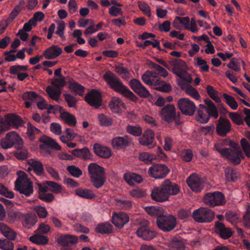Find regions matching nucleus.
Segmentation results:
<instances>
[{
	"label": "nucleus",
	"instance_id": "nucleus-41",
	"mask_svg": "<svg viewBox=\"0 0 250 250\" xmlns=\"http://www.w3.org/2000/svg\"><path fill=\"white\" fill-rule=\"evenodd\" d=\"M126 130L129 134L137 137L140 136L143 132L142 127L138 125H127Z\"/></svg>",
	"mask_w": 250,
	"mask_h": 250
},
{
	"label": "nucleus",
	"instance_id": "nucleus-15",
	"mask_svg": "<svg viewBox=\"0 0 250 250\" xmlns=\"http://www.w3.org/2000/svg\"><path fill=\"white\" fill-rule=\"evenodd\" d=\"M176 109L173 104H168L164 106L161 111L162 119L168 123H171L174 119Z\"/></svg>",
	"mask_w": 250,
	"mask_h": 250
},
{
	"label": "nucleus",
	"instance_id": "nucleus-63",
	"mask_svg": "<svg viewBox=\"0 0 250 250\" xmlns=\"http://www.w3.org/2000/svg\"><path fill=\"white\" fill-rule=\"evenodd\" d=\"M206 112L209 115V117L212 116L215 119H217L218 117V111L214 104L207 107Z\"/></svg>",
	"mask_w": 250,
	"mask_h": 250
},
{
	"label": "nucleus",
	"instance_id": "nucleus-37",
	"mask_svg": "<svg viewBox=\"0 0 250 250\" xmlns=\"http://www.w3.org/2000/svg\"><path fill=\"white\" fill-rule=\"evenodd\" d=\"M98 119L101 126L108 127L111 126L113 123V119L109 116L101 113L98 115Z\"/></svg>",
	"mask_w": 250,
	"mask_h": 250
},
{
	"label": "nucleus",
	"instance_id": "nucleus-16",
	"mask_svg": "<svg viewBox=\"0 0 250 250\" xmlns=\"http://www.w3.org/2000/svg\"><path fill=\"white\" fill-rule=\"evenodd\" d=\"M173 68L172 72L175 74L177 77L186 81L188 82L191 81V78L190 77L189 79H186L184 77V73L182 72L183 69L185 66V62L182 60H174L171 62Z\"/></svg>",
	"mask_w": 250,
	"mask_h": 250
},
{
	"label": "nucleus",
	"instance_id": "nucleus-43",
	"mask_svg": "<svg viewBox=\"0 0 250 250\" xmlns=\"http://www.w3.org/2000/svg\"><path fill=\"white\" fill-rule=\"evenodd\" d=\"M170 245L172 248L176 249L177 250H185V244L180 238L177 237L172 238Z\"/></svg>",
	"mask_w": 250,
	"mask_h": 250
},
{
	"label": "nucleus",
	"instance_id": "nucleus-52",
	"mask_svg": "<svg viewBox=\"0 0 250 250\" xmlns=\"http://www.w3.org/2000/svg\"><path fill=\"white\" fill-rule=\"evenodd\" d=\"M196 62L195 63V65L197 66H200V71L204 72H208L209 66L207 64V62L205 60H203L201 57H197L196 59Z\"/></svg>",
	"mask_w": 250,
	"mask_h": 250
},
{
	"label": "nucleus",
	"instance_id": "nucleus-34",
	"mask_svg": "<svg viewBox=\"0 0 250 250\" xmlns=\"http://www.w3.org/2000/svg\"><path fill=\"white\" fill-rule=\"evenodd\" d=\"M190 22V19L188 17H181L177 16L175 17L173 22V26L177 29L180 28V24L183 25L185 28H188V25Z\"/></svg>",
	"mask_w": 250,
	"mask_h": 250
},
{
	"label": "nucleus",
	"instance_id": "nucleus-44",
	"mask_svg": "<svg viewBox=\"0 0 250 250\" xmlns=\"http://www.w3.org/2000/svg\"><path fill=\"white\" fill-rule=\"evenodd\" d=\"M223 97L225 99L226 103L232 109L236 110L237 108L238 104L233 97L226 93H224Z\"/></svg>",
	"mask_w": 250,
	"mask_h": 250
},
{
	"label": "nucleus",
	"instance_id": "nucleus-22",
	"mask_svg": "<svg viewBox=\"0 0 250 250\" xmlns=\"http://www.w3.org/2000/svg\"><path fill=\"white\" fill-rule=\"evenodd\" d=\"M62 53V49L57 45H52L47 48L43 53V56L47 60L57 58Z\"/></svg>",
	"mask_w": 250,
	"mask_h": 250
},
{
	"label": "nucleus",
	"instance_id": "nucleus-45",
	"mask_svg": "<svg viewBox=\"0 0 250 250\" xmlns=\"http://www.w3.org/2000/svg\"><path fill=\"white\" fill-rule=\"evenodd\" d=\"M139 159L145 163L149 164L151 163L153 160L156 159V156L148 152H142L140 154Z\"/></svg>",
	"mask_w": 250,
	"mask_h": 250
},
{
	"label": "nucleus",
	"instance_id": "nucleus-7",
	"mask_svg": "<svg viewBox=\"0 0 250 250\" xmlns=\"http://www.w3.org/2000/svg\"><path fill=\"white\" fill-rule=\"evenodd\" d=\"M192 217L198 223H210L214 218V213L207 208H200L193 212Z\"/></svg>",
	"mask_w": 250,
	"mask_h": 250
},
{
	"label": "nucleus",
	"instance_id": "nucleus-39",
	"mask_svg": "<svg viewBox=\"0 0 250 250\" xmlns=\"http://www.w3.org/2000/svg\"><path fill=\"white\" fill-rule=\"evenodd\" d=\"M29 240L37 245H45L47 244L48 242L47 237L38 234L30 236Z\"/></svg>",
	"mask_w": 250,
	"mask_h": 250
},
{
	"label": "nucleus",
	"instance_id": "nucleus-35",
	"mask_svg": "<svg viewBox=\"0 0 250 250\" xmlns=\"http://www.w3.org/2000/svg\"><path fill=\"white\" fill-rule=\"evenodd\" d=\"M46 92L48 95L52 100L58 102L61 95V89L53 88L51 86H48L46 88Z\"/></svg>",
	"mask_w": 250,
	"mask_h": 250
},
{
	"label": "nucleus",
	"instance_id": "nucleus-30",
	"mask_svg": "<svg viewBox=\"0 0 250 250\" xmlns=\"http://www.w3.org/2000/svg\"><path fill=\"white\" fill-rule=\"evenodd\" d=\"M124 180L130 186H134V182L141 183L143 181L142 177L134 173H126L124 175Z\"/></svg>",
	"mask_w": 250,
	"mask_h": 250
},
{
	"label": "nucleus",
	"instance_id": "nucleus-54",
	"mask_svg": "<svg viewBox=\"0 0 250 250\" xmlns=\"http://www.w3.org/2000/svg\"><path fill=\"white\" fill-rule=\"evenodd\" d=\"M149 65L152 68L156 69L161 76L166 77L168 75V72L166 69L161 67L160 65L153 62H150Z\"/></svg>",
	"mask_w": 250,
	"mask_h": 250
},
{
	"label": "nucleus",
	"instance_id": "nucleus-3",
	"mask_svg": "<svg viewBox=\"0 0 250 250\" xmlns=\"http://www.w3.org/2000/svg\"><path fill=\"white\" fill-rule=\"evenodd\" d=\"M88 170L92 185L96 188L102 187L106 181L104 168L96 163H91L88 167Z\"/></svg>",
	"mask_w": 250,
	"mask_h": 250
},
{
	"label": "nucleus",
	"instance_id": "nucleus-14",
	"mask_svg": "<svg viewBox=\"0 0 250 250\" xmlns=\"http://www.w3.org/2000/svg\"><path fill=\"white\" fill-rule=\"evenodd\" d=\"M84 100L89 105L96 108L102 105L101 94L94 89H92L85 95Z\"/></svg>",
	"mask_w": 250,
	"mask_h": 250
},
{
	"label": "nucleus",
	"instance_id": "nucleus-9",
	"mask_svg": "<svg viewBox=\"0 0 250 250\" xmlns=\"http://www.w3.org/2000/svg\"><path fill=\"white\" fill-rule=\"evenodd\" d=\"M21 138L15 132L11 131L8 133L5 137L1 139V146L3 149H8L19 144L23 143Z\"/></svg>",
	"mask_w": 250,
	"mask_h": 250
},
{
	"label": "nucleus",
	"instance_id": "nucleus-51",
	"mask_svg": "<svg viewBox=\"0 0 250 250\" xmlns=\"http://www.w3.org/2000/svg\"><path fill=\"white\" fill-rule=\"evenodd\" d=\"M46 184H48L49 190L54 193H59L62 191V186L58 183L53 181H46Z\"/></svg>",
	"mask_w": 250,
	"mask_h": 250
},
{
	"label": "nucleus",
	"instance_id": "nucleus-23",
	"mask_svg": "<svg viewBox=\"0 0 250 250\" xmlns=\"http://www.w3.org/2000/svg\"><path fill=\"white\" fill-rule=\"evenodd\" d=\"M129 217L127 214L123 212L113 214L112 222L114 225L119 228H122L129 221Z\"/></svg>",
	"mask_w": 250,
	"mask_h": 250
},
{
	"label": "nucleus",
	"instance_id": "nucleus-48",
	"mask_svg": "<svg viewBox=\"0 0 250 250\" xmlns=\"http://www.w3.org/2000/svg\"><path fill=\"white\" fill-rule=\"evenodd\" d=\"M28 66L27 65H15L10 67L9 73L11 74L16 75L21 71H26L28 70Z\"/></svg>",
	"mask_w": 250,
	"mask_h": 250
},
{
	"label": "nucleus",
	"instance_id": "nucleus-20",
	"mask_svg": "<svg viewBox=\"0 0 250 250\" xmlns=\"http://www.w3.org/2000/svg\"><path fill=\"white\" fill-rule=\"evenodd\" d=\"M15 149L13 151L14 156L19 160H25L29 156L28 149L24 145L23 142L16 146Z\"/></svg>",
	"mask_w": 250,
	"mask_h": 250
},
{
	"label": "nucleus",
	"instance_id": "nucleus-6",
	"mask_svg": "<svg viewBox=\"0 0 250 250\" xmlns=\"http://www.w3.org/2000/svg\"><path fill=\"white\" fill-rule=\"evenodd\" d=\"M156 223L160 229L167 232L173 230L177 224L176 218L171 215H162L157 217Z\"/></svg>",
	"mask_w": 250,
	"mask_h": 250
},
{
	"label": "nucleus",
	"instance_id": "nucleus-24",
	"mask_svg": "<svg viewBox=\"0 0 250 250\" xmlns=\"http://www.w3.org/2000/svg\"><path fill=\"white\" fill-rule=\"evenodd\" d=\"M94 153L100 157L107 159L111 156V151L109 148L96 143L93 146Z\"/></svg>",
	"mask_w": 250,
	"mask_h": 250
},
{
	"label": "nucleus",
	"instance_id": "nucleus-8",
	"mask_svg": "<svg viewBox=\"0 0 250 250\" xmlns=\"http://www.w3.org/2000/svg\"><path fill=\"white\" fill-rule=\"evenodd\" d=\"M203 201L207 205L211 207L221 206L226 203L224 194L219 191L207 193L203 198Z\"/></svg>",
	"mask_w": 250,
	"mask_h": 250
},
{
	"label": "nucleus",
	"instance_id": "nucleus-40",
	"mask_svg": "<svg viewBox=\"0 0 250 250\" xmlns=\"http://www.w3.org/2000/svg\"><path fill=\"white\" fill-rule=\"evenodd\" d=\"M61 117L70 126H75L77 123L76 117L68 112L62 113Z\"/></svg>",
	"mask_w": 250,
	"mask_h": 250
},
{
	"label": "nucleus",
	"instance_id": "nucleus-19",
	"mask_svg": "<svg viewBox=\"0 0 250 250\" xmlns=\"http://www.w3.org/2000/svg\"><path fill=\"white\" fill-rule=\"evenodd\" d=\"M137 236L144 240L149 241L157 235L155 231L150 229L146 226L140 227L136 232Z\"/></svg>",
	"mask_w": 250,
	"mask_h": 250
},
{
	"label": "nucleus",
	"instance_id": "nucleus-47",
	"mask_svg": "<svg viewBox=\"0 0 250 250\" xmlns=\"http://www.w3.org/2000/svg\"><path fill=\"white\" fill-rule=\"evenodd\" d=\"M66 169L70 174L74 177L79 178L83 174L82 171L78 167L74 165L68 166Z\"/></svg>",
	"mask_w": 250,
	"mask_h": 250
},
{
	"label": "nucleus",
	"instance_id": "nucleus-27",
	"mask_svg": "<svg viewBox=\"0 0 250 250\" xmlns=\"http://www.w3.org/2000/svg\"><path fill=\"white\" fill-rule=\"evenodd\" d=\"M72 154L83 160L90 159L91 157V153L87 147H84L82 149L76 148L71 151Z\"/></svg>",
	"mask_w": 250,
	"mask_h": 250
},
{
	"label": "nucleus",
	"instance_id": "nucleus-13",
	"mask_svg": "<svg viewBox=\"0 0 250 250\" xmlns=\"http://www.w3.org/2000/svg\"><path fill=\"white\" fill-rule=\"evenodd\" d=\"M231 123L227 118L220 117L216 126L217 133L220 136L225 137L230 131Z\"/></svg>",
	"mask_w": 250,
	"mask_h": 250
},
{
	"label": "nucleus",
	"instance_id": "nucleus-56",
	"mask_svg": "<svg viewBox=\"0 0 250 250\" xmlns=\"http://www.w3.org/2000/svg\"><path fill=\"white\" fill-rule=\"evenodd\" d=\"M63 96L69 107H76L77 101L74 96L70 94H64Z\"/></svg>",
	"mask_w": 250,
	"mask_h": 250
},
{
	"label": "nucleus",
	"instance_id": "nucleus-53",
	"mask_svg": "<svg viewBox=\"0 0 250 250\" xmlns=\"http://www.w3.org/2000/svg\"><path fill=\"white\" fill-rule=\"evenodd\" d=\"M227 67L236 72H239L240 70V63L239 60L233 58L231 59L229 63L227 64Z\"/></svg>",
	"mask_w": 250,
	"mask_h": 250
},
{
	"label": "nucleus",
	"instance_id": "nucleus-61",
	"mask_svg": "<svg viewBox=\"0 0 250 250\" xmlns=\"http://www.w3.org/2000/svg\"><path fill=\"white\" fill-rule=\"evenodd\" d=\"M56 88L61 89V87L64 86L66 84V81L64 77L59 78L53 79L51 83Z\"/></svg>",
	"mask_w": 250,
	"mask_h": 250
},
{
	"label": "nucleus",
	"instance_id": "nucleus-18",
	"mask_svg": "<svg viewBox=\"0 0 250 250\" xmlns=\"http://www.w3.org/2000/svg\"><path fill=\"white\" fill-rule=\"evenodd\" d=\"M40 141L42 143V144L40 145V147L41 149L47 150L50 147L58 150L61 149V147L59 144L53 139L48 136H42L40 138Z\"/></svg>",
	"mask_w": 250,
	"mask_h": 250
},
{
	"label": "nucleus",
	"instance_id": "nucleus-31",
	"mask_svg": "<svg viewBox=\"0 0 250 250\" xmlns=\"http://www.w3.org/2000/svg\"><path fill=\"white\" fill-rule=\"evenodd\" d=\"M225 176L228 182H235L240 178V173L237 170L228 167L225 170Z\"/></svg>",
	"mask_w": 250,
	"mask_h": 250
},
{
	"label": "nucleus",
	"instance_id": "nucleus-60",
	"mask_svg": "<svg viewBox=\"0 0 250 250\" xmlns=\"http://www.w3.org/2000/svg\"><path fill=\"white\" fill-rule=\"evenodd\" d=\"M181 157L185 162L191 161L193 157L192 150L189 149H184L181 153Z\"/></svg>",
	"mask_w": 250,
	"mask_h": 250
},
{
	"label": "nucleus",
	"instance_id": "nucleus-29",
	"mask_svg": "<svg viewBox=\"0 0 250 250\" xmlns=\"http://www.w3.org/2000/svg\"><path fill=\"white\" fill-rule=\"evenodd\" d=\"M77 242V237L70 235H63L58 238V243L64 246H71Z\"/></svg>",
	"mask_w": 250,
	"mask_h": 250
},
{
	"label": "nucleus",
	"instance_id": "nucleus-28",
	"mask_svg": "<svg viewBox=\"0 0 250 250\" xmlns=\"http://www.w3.org/2000/svg\"><path fill=\"white\" fill-rule=\"evenodd\" d=\"M124 105L122 100L116 97H113L108 104L110 110L114 113H119L121 111V107Z\"/></svg>",
	"mask_w": 250,
	"mask_h": 250
},
{
	"label": "nucleus",
	"instance_id": "nucleus-57",
	"mask_svg": "<svg viewBox=\"0 0 250 250\" xmlns=\"http://www.w3.org/2000/svg\"><path fill=\"white\" fill-rule=\"evenodd\" d=\"M240 144L243 149V150L245 152L246 155L248 157H250V144L247 141V140L243 138L240 140Z\"/></svg>",
	"mask_w": 250,
	"mask_h": 250
},
{
	"label": "nucleus",
	"instance_id": "nucleus-38",
	"mask_svg": "<svg viewBox=\"0 0 250 250\" xmlns=\"http://www.w3.org/2000/svg\"><path fill=\"white\" fill-rule=\"evenodd\" d=\"M95 231L101 234H109L112 232V226L109 223L100 224L96 227Z\"/></svg>",
	"mask_w": 250,
	"mask_h": 250
},
{
	"label": "nucleus",
	"instance_id": "nucleus-11",
	"mask_svg": "<svg viewBox=\"0 0 250 250\" xmlns=\"http://www.w3.org/2000/svg\"><path fill=\"white\" fill-rule=\"evenodd\" d=\"M178 105L181 112L184 115L188 116L193 115L196 108L194 103L187 98L180 99L178 102Z\"/></svg>",
	"mask_w": 250,
	"mask_h": 250
},
{
	"label": "nucleus",
	"instance_id": "nucleus-59",
	"mask_svg": "<svg viewBox=\"0 0 250 250\" xmlns=\"http://www.w3.org/2000/svg\"><path fill=\"white\" fill-rule=\"evenodd\" d=\"M38 97L39 95L34 91H26L23 93L22 98L24 101H33Z\"/></svg>",
	"mask_w": 250,
	"mask_h": 250
},
{
	"label": "nucleus",
	"instance_id": "nucleus-32",
	"mask_svg": "<svg viewBox=\"0 0 250 250\" xmlns=\"http://www.w3.org/2000/svg\"><path fill=\"white\" fill-rule=\"evenodd\" d=\"M27 163L38 175L41 176L43 174L44 169L41 162L31 159L28 160Z\"/></svg>",
	"mask_w": 250,
	"mask_h": 250
},
{
	"label": "nucleus",
	"instance_id": "nucleus-49",
	"mask_svg": "<svg viewBox=\"0 0 250 250\" xmlns=\"http://www.w3.org/2000/svg\"><path fill=\"white\" fill-rule=\"evenodd\" d=\"M138 5L140 10L144 13V14L150 17L151 16L150 7L146 2L139 1Z\"/></svg>",
	"mask_w": 250,
	"mask_h": 250
},
{
	"label": "nucleus",
	"instance_id": "nucleus-1",
	"mask_svg": "<svg viewBox=\"0 0 250 250\" xmlns=\"http://www.w3.org/2000/svg\"><path fill=\"white\" fill-rule=\"evenodd\" d=\"M179 192L180 188L177 184L166 179L160 187L152 189L151 196L154 201L164 202L168 200L170 196L177 195Z\"/></svg>",
	"mask_w": 250,
	"mask_h": 250
},
{
	"label": "nucleus",
	"instance_id": "nucleus-55",
	"mask_svg": "<svg viewBox=\"0 0 250 250\" xmlns=\"http://www.w3.org/2000/svg\"><path fill=\"white\" fill-rule=\"evenodd\" d=\"M38 198L45 202L50 203L53 201L55 197L54 195L50 193L40 192L38 194Z\"/></svg>",
	"mask_w": 250,
	"mask_h": 250
},
{
	"label": "nucleus",
	"instance_id": "nucleus-42",
	"mask_svg": "<svg viewBox=\"0 0 250 250\" xmlns=\"http://www.w3.org/2000/svg\"><path fill=\"white\" fill-rule=\"evenodd\" d=\"M27 135L31 141H33L35 139V135L40 134L41 131L29 122L27 123Z\"/></svg>",
	"mask_w": 250,
	"mask_h": 250
},
{
	"label": "nucleus",
	"instance_id": "nucleus-5",
	"mask_svg": "<svg viewBox=\"0 0 250 250\" xmlns=\"http://www.w3.org/2000/svg\"><path fill=\"white\" fill-rule=\"evenodd\" d=\"M214 148L223 157H225L234 165L241 163V159H244L245 156L242 151L240 149L232 150L229 148H221L217 144L214 145Z\"/></svg>",
	"mask_w": 250,
	"mask_h": 250
},
{
	"label": "nucleus",
	"instance_id": "nucleus-17",
	"mask_svg": "<svg viewBox=\"0 0 250 250\" xmlns=\"http://www.w3.org/2000/svg\"><path fill=\"white\" fill-rule=\"evenodd\" d=\"M131 140L128 135L115 137L112 140V145L116 149H125L129 146Z\"/></svg>",
	"mask_w": 250,
	"mask_h": 250
},
{
	"label": "nucleus",
	"instance_id": "nucleus-33",
	"mask_svg": "<svg viewBox=\"0 0 250 250\" xmlns=\"http://www.w3.org/2000/svg\"><path fill=\"white\" fill-rule=\"evenodd\" d=\"M68 87L73 92L80 96H83L84 92V87L74 80L69 81Z\"/></svg>",
	"mask_w": 250,
	"mask_h": 250
},
{
	"label": "nucleus",
	"instance_id": "nucleus-50",
	"mask_svg": "<svg viewBox=\"0 0 250 250\" xmlns=\"http://www.w3.org/2000/svg\"><path fill=\"white\" fill-rule=\"evenodd\" d=\"M14 244L9 240L0 239V249L2 250H14Z\"/></svg>",
	"mask_w": 250,
	"mask_h": 250
},
{
	"label": "nucleus",
	"instance_id": "nucleus-12",
	"mask_svg": "<svg viewBox=\"0 0 250 250\" xmlns=\"http://www.w3.org/2000/svg\"><path fill=\"white\" fill-rule=\"evenodd\" d=\"M186 182L188 186L194 192H200L204 188L203 180L196 173H193L188 176Z\"/></svg>",
	"mask_w": 250,
	"mask_h": 250
},
{
	"label": "nucleus",
	"instance_id": "nucleus-2",
	"mask_svg": "<svg viewBox=\"0 0 250 250\" xmlns=\"http://www.w3.org/2000/svg\"><path fill=\"white\" fill-rule=\"evenodd\" d=\"M103 78L109 87L116 92L121 94L133 102L137 101V96L113 73L109 71L106 72L104 74Z\"/></svg>",
	"mask_w": 250,
	"mask_h": 250
},
{
	"label": "nucleus",
	"instance_id": "nucleus-46",
	"mask_svg": "<svg viewBox=\"0 0 250 250\" xmlns=\"http://www.w3.org/2000/svg\"><path fill=\"white\" fill-rule=\"evenodd\" d=\"M185 92L187 95L196 100H199L200 98V95L197 90L190 85H187L185 88Z\"/></svg>",
	"mask_w": 250,
	"mask_h": 250
},
{
	"label": "nucleus",
	"instance_id": "nucleus-62",
	"mask_svg": "<svg viewBox=\"0 0 250 250\" xmlns=\"http://www.w3.org/2000/svg\"><path fill=\"white\" fill-rule=\"evenodd\" d=\"M37 222V217L35 215H26L25 217L24 224L25 225L30 228L31 226H34Z\"/></svg>",
	"mask_w": 250,
	"mask_h": 250
},
{
	"label": "nucleus",
	"instance_id": "nucleus-21",
	"mask_svg": "<svg viewBox=\"0 0 250 250\" xmlns=\"http://www.w3.org/2000/svg\"><path fill=\"white\" fill-rule=\"evenodd\" d=\"M215 229L216 233L224 239H227L232 235V230L229 228L226 227L224 224L219 221L215 222Z\"/></svg>",
	"mask_w": 250,
	"mask_h": 250
},
{
	"label": "nucleus",
	"instance_id": "nucleus-26",
	"mask_svg": "<svg viewBox=\"0 0 250 250\" xmlns=\"http://www.w3.org/2000/svg\"><path fill=\"white\" fill-rule=\"evenodd\" d=\"M154 139V133L151 129H147L139 138V143L143 146H148L151 145Z\"/></svg>",
	"mask_w": 250,
	"mask_h": 250
},
{
	"label": "nucleus",
	"instance_id": "nucleus-25",
	"mask_svg": "<svg viewBox=\"0 0 250 250\" xmlns=\"http://www.w3.org/2000/svg\"><path fill=\"white\" fill-rule=\"evenodd\" d=\"M0 231L8 240H15L17 235L16 231L2 222L0 223Z\"/></svg>",
	"mask_w": 250,
	"mask_h": 250
},
{
	"label": "nucleus",
	"instance_id": "nucleus-64",
	"mask_svg": "<svg viewBox=\"0 0 250 250\" xmlns=\"http://www.w3.org/2000/svg\"><path fill=\"white\" fill-rule=\"evenodd\" d=\"M229 117L233 123L238 125H241L243 123L242 117L238 113L236 112H229Z\"/></svg>",
	"mask_w": 250,
	"mask_h": 250
},
{
	"label": "nucleus",
	"instance_id": "nucleus-58",
	"mask_svg": "<svg viewBox=\"0 0 250 250\" xmlns=\"http://www.w3.org/2000/svg\"><path fill=\"white\" fill-rule=\"evenodd\" d=\"M116 205L118 207L123 209H128L132 206L131 203L128 200H117Z\"/></svg>",
	"mask_w": 250,
	"mask_h": 250
},
{
	"label": "nucleus",
	"instance_id": "nucleus-4",
	"mask_svg": "<svg viewBox=\"0 0 250 250\" xmlns=\"http://www.w3.org/2000/svg\"><path fill=\"white\" fill-rule=\"evenodd\" d=\"M15 189L21 194L29 197L33 192V183L27 178V175L23 172L15 182Z\"/></svg>",
	"mask_w": 250,
	"mask_h": 250
},
{
	"label": "nucleus",
	"instance_id": "nucleus-10",
	"mask_svg": "<svg viewBox=\"0 0 250 250\" xmlns=\"http://www.w3.org/2000/svg\"><path fill=\"white\" fill-rule=\"evenodd\" d=\"M169 169L164 164H155L150 167L148 173L155 179H162L166 177L169 172Z\"/></svg>",
	"mask_w": 250,
	"mask_h": 250
},
{
	"label": "nucleus",
	"instance_id": "nucleus-36",
	"mask_svg": "<svg viewBox=\"0 0 250 250\" xmlns=\"http://www.w3.org/2000/svg\"><path fill=\"white\" fill-rule=\"evenodd\" d=\"M75 193L78 196L88 199H91L95 197V195L91 190L86 188H77L75 190Z\"/></svg>",
	"mask_w": 250,
	"mask_h": 250
}]
</instances>
